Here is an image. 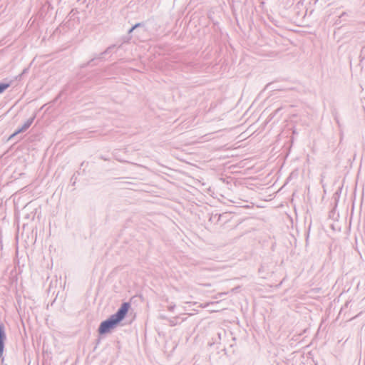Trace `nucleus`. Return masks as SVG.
Here are the masks:
<instances>
[{
  "label": "nucleus",
  "instance_id": "obj_1",
  "mask_svg": "<svg viewBox=\"0 0 365 365\" xmlns=\"http://www.w3.org/2000/svg\"><path fill=\"white\" fill-rule=\"evenodd\" d=\"M130 305L128 302L121 304L117 312L110 316L109 318L103 321L98 327V331L100 334H106L115 328L126 316Z\"/></svg>",
  "mask_w": 365,
  "mask_h": 365
},
{
  "label": "nucleus",
  "instance_id": "obj_2",
  "mask_svg": "<svg viewBox=\"0 0 365 365\" xmlns=\"http://www.w3.org/2000/svg\"><path fill=\"white\" fill-rule=\"evenodd\" d=\"M34 118H35V115L29 118L21 128H18L12 135H10V137L9 138V140L12 139L14 136H16L19 133L25 132L31 125V124L34 122Z\"/></svg>",
  "mask_w": 365,
  "mask_h": 365
},
{
  "label": "nucleus",
  "instance_id": "obj_3",
  "mask_svg": "<svg viewBox=\"0 0 365 365\" xmlns=\"http://www.w3.org/2000/svg\"><path fill=\"white\" fill-rule=\"evenodd\" d=\"M115 45H113V46H109L104 52L101 53L100 54V56L98 57V58H92L90 61H88L86 65H83L82 67H85L86 66H88V65H91L92 62H93L96 59H100V58H103V56L106 53H108L109 52H110L114 48H115Z\"/></svg>",
  "mask_w": 365,
  "mask_h": 365
},
{
  "label": "nucleus",
  "instance_id": "obj_4",
  "mask_svg": "<svg viewBox=\"0 0 365 365\" xmlns=\"http://www.w3.org/2000/svg\"><path fill=\"white\" fill-rule=\"evenodd\" d=\"M9 86V83L0 82V94L3 93Z\"/></svg>",
  "mask_w": 365,
  "mask_h": 365
},
{
  "label": "nucleus",
  "instance_id": "obj_5",
  "mask_svg": "<svg viewBox=\"0 0 365 365\" xmlns=\"http://www.w3.org/2000/svg\"><path fill=\"white\" fill-rule=\"evenodd\" d=\"M360 58H361V61L365 59V46H363L361 50Z\"/></svg>",
  "mask_w": 365,
  "mask_h": 365
},
{
  "label": "nucleus",
  "instance_id": "obj_6",
  "mask_svg": "<svg viewBox=\"0 0 365 365\" xmlns=\"http://www.w3.org/2000/svg\"><path fill=\"white\" fill-rule=\"evenodd\" d=\"M175 319H170V326H175L176 325V322H175Z\"/></svg>",
  "mask_w": 365,
  "mask_h": 365
},
{
  "label": "nucleus",
  "instance_id": "obj_7",
  "mask_svg": "<svg viewBox=\"0 0 365 365\" xmlns=\"http://www.w3.org/2000/svg\"><path fill=\"white\" fill-rule=\"evenodd\" d=\"M142 25L141 23H137L136 24H135L134 26H133V29H136L138 27H140V26Z\"/></svg>",
  "mask_w": 365,
  "mask_h": 365
},
{
  "label": "nucleus",
  "instance_id": "obj_8",
  "mask_svg": "<svg viewBox=\"0 0 365 365\" xmlns=\"http://www.w3.org/2000/svg\"><path fill=\"white\" fill-rule=\"evenodd\" d=\"M174 308H175V305L173 306H170L168 307V310L170 311V312H173L174 310Z\"/></svg>",
  "mask_w": 365,
  "mask_h": 365
},
{
  "label": "nucleus",
  "instance_id": "obj_9",
  "mask_svg": "<svg viewBox=\"0 0 365 365\" xmlns=\"http://www.w3.org/2000/svg\"><path fill=\"white\" fill-rule=\"evenodd\" d=\"M134 29H133V26H132V27L129 29V31H128V34H130L131 32H133Z\"/></svg>",
  "mask_w": 365,
  "mask_h": 365
},
{
  "label": "nucleus",
  "instance_id": "obj_10",
  "mask_svg": "<svg viewBox=\"0 0 365 365\" xmlns=\"http://www.w3.org/2000/svg\"><path fill=\"white\" fill-rule=\"evenodd\" d=\"M26 72V69H24V70L23 71V73H22L24 74V73H25Z\"/></svg>",
  "mask_w": 365,
  "mask_h": 365
}]
</instances>
